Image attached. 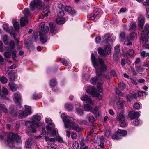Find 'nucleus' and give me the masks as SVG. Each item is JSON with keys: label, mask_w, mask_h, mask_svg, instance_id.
<instances>
[{"label": "nucleus", "mask_w": 149, "mask_h": 149, "mask_svg": "<svg viewBox=\"0 0 149 149\" xmlns=\"http://www.w3.org/2000/svg\"><path fill=\"white\" fill-rule=\"evenodd\" d=\"M61 117L64 123V127L65 128L70 130L71 128V126L70 123H71L72 124V129L73 130L78 132L81 130L79 125L77 123L72 122L69 116H66L65 114H62L61 115Z\"/></svg>", "instance_id": "1"}, {"label": "nucleus", "mask_w": 149, "mask_h": 149, "mask_svg": "<svg viewBox=\"0 0 149 149\" xmlns=\"http://www.w3.org/2000/svg\"><path fill=\"white\" fill-rule=\"evenodd\" d=\"M14 140L16 141L17 143L22 142L20 137L17 134L10 133L8 136V138L5 143L6 145L9 147L13 146V142Z\"/></svg>", "instance_id": "2"}, {"label": "nucleus", "mask_w": 149, "mask_h": 149, "mask_svg": "<svg viewBox=\"0 0 149 149\" xmlns=\"http://www.w3.org/2000/svg\"><path fill=\"white\" fill-rule=\"evenodd\" d=\"M149 38V24H146L141 34V39L144 42H147Z\"/></svg>", "instance_id": "3"}, {"label": "nucleus", "mask_w": 149, "mask_h": 149, "mask_svg": "<svg viewBox=\"0 0 149 149\" xmlns=\"http://www.w3.org/2000/svg\"><path fill=\"white\" fill-rule=\"evenodd\" d=\"M44 5L40 0H35L30 4L31 9L33 11L38 10Z\"/></svg>", "instance_id": "4"}, {"label": "nucleus", "mask_w": 149, "mask_h": 149, "mask_svg": "<svg viewBox=\"0 0 149 149\" xmlns=\"http://www.w3.org/2000/svg\"><path fill=\"white\" fill-rule=\"evenodd\" d=\"M25 125L27 127L31 128V131L33 133H35L36 132V129L33 127H38L40 126L39 123L36 122V123H33L32 120L31 122L29 121L25 122Z\"/></svg>", "instance_id": "5"}, {"label": "nucleus", "mask_w": 149, "mask_h": 149, "mask_svg": "<svg viewBox=\"0 0 149 149\" xmlns=\"http://www.w3.org/2000/svg\"><path fill=\"white\" fill-rule=\"evenodd\" d=\"M98 61L99 62L100 65V70L99 69V66H98L97 67V70L98 72H101V74H97L96 73V75L98 76H100L102 75V72H104L106 71L107 70V65L105 64L104 62V61L101 58H100L98 59Z\"/></svg>", "instance_id": "6"}, {"label": "nucleus", "mask_w": 149, "mask_h": 149, "mask_svg": "<svg viewBox=\"0 0 149 149\" xmlns=\"http://www.w3.org/2000/svg\"><path fill=\"white\" fill-rule=\"evenodd\" d=\"M97 53H96L95 54H94L93 53H91V60L93 65L96 69V73L97 74H101V72H99L97 70V67L99 65V63L97 62L96 57L95 55H96Z\"/></svg>", "instance_id": "7"}, {"label": "nucleus", "mask_w": 149, "mask_h": 149, "mask_svg": "<svg viewBox=\"0 0 149 149\" xmlns=\"http://www.w3.org/2000/svg\"><path fill=\"white\" fill-rule=\"evenodd\" d=\"M124 113V111H122L117 119V120L119 121L120 125L122 127H125L126 125V122L125 120V115Z\"/></svg>", "instance_id": "8"}, {"label": "nucleus", "mask_w": 149, "mask_h": 149, "mask_svg": "<svg viewBox=\"0 0 149 149\" xmlns=\"http://www.w3.org/2000/svg\"><path fill=\"white\" fill-rule=\"evenodd\" d=\"M21 96L19 93L17 92L14 94L13 95V99L15 103L19 107H20L21 100Z\"/></svg>", "instance_id": "9"}, {"label": "nucleus", "mask_w": 149, "mask_h": 149, "mask_svg": "<svg viewBox=\"0 0 149 149\" xmlns=\"http://www.w3.org/2000/svg\"><path fill=\"white\" fill-rule=\"evenodd\" d=\"M8 93V91L6 88L4 87L2 88V94L1 93L0 95V99L8 100L9 98L7 97Z\"/></svg>", "instance_id": "10"}, {"label": "nucleus", "mask_w": 149, "mask_h": 149, "mask_svg": "<svg viewBox=\"0 0 149 149\" xmlns=\"http://www.w3.org/2000/svg\"><path fill=\"white\" fill-rule=\"evenodd\" d=\"M144 17L142 15H140L138 19V22L139 24V28L140 30H141L143 27L145 22Z\"/></svg>", "instance_id": "11"}, {"label": "nucleus", "mask_w": 149, "mask_h": 149, "mask_svg": "<svg viewBox=\"0 0 149 149\" xmlns=\"http://www.w3.org/2000/svg\"><path fill=\"white\" fill-rule=\"evenodd\" d=\"M140 115V112H135L134 111H130L128 114V116L131 119H133L136 118H138Z\"/></svg>", "instance_id": "12"}, {"label": "nucleus", "mask_w": 149, "mask_h": 149, "mask_svg": "<svg viewBox=\"0 0 149 149\" xmlns=\"http://www.w3.org/2000/svg\"><path fill=\"white\" fill-rule=\"evenodd\" d=\"M135 34L134 33H132L130 35V37H127L126 38V39L127 40L125 42V44L127 45H132V43L130 41V40H133L134 39V36Z\"/></svg>", "instance_id": "13"}, {"label": "nucleus", "mask_w": 149, "mask_h": 149, "mask_svg": "<svg viewBox=\"0 0 149 149\" xmlns=\"http://www.w3.org/2000/svg\"><path fill=\"white\" fill-rule=\"evenodd\" d=\"M81 99L82 101H86V102L91 105H93L94 104L93 101L86 94H83Z\"/></svg>", "instance_id": "14"}, {"label": "nucleus", "mask_w": 149, "mask_h": 149, "mask_svg": "<svg viewBox=\"0 0 149 149\" xmlns=\"http://www.w3.org/2000/svg\"><path fill=\"white\" fill-rule=\"evenodd\" d=\"M40 30L42 33H47L49 31V27L47 26H45L44 22H41L40 25Z\"/></svg>", "instance_id": "15"}, {"label": "nucleus", "mask_w": 149, "mask_h": 149, "mask_svg": "<svg viewBox=\"0 0 149 149\" xmlns=\"http://www.w3.org/2000/svg\"><path fill=\"white\" fill-rule=\"evenodd\" d=\"M3 27L4 30L6 32L10 33L12 35L11 33H13L12 31L13 30V28L12 26H9L8 24H4L3 25Z\"/></svg>", "instance_id": "16"}, {"label": "nucleus", "mask_w": 149, "mask_h": 149, "mask_svg": "<svg viewBox=\"0 0 149 149\" xmlns=\"http://www.w3.org/2000/svg\"><path fill=\"white\" fill-rule=\"evenodd\" d=\"M39 36L40 40L43 44H44L47 42V37L45 34H43L41 31H40Z\"/></svg>", "instance_id": "17"}, {"label": "nucleus", "mask_w": 149, "mask_h": 149, "mask_svg": "<svg viewBox=\"0 0 149 149\" xmlns=\"http://www.w3.org/2000/svg\"><path fill=\"white\" fill-rule=\"evenodd\" d=\"M86 91L90 94L92 95V96L96 92L95 88L91 86H88L86 89Z\"/></svg>", "instance_id": "18"}, {"label": "nucleus", "mask_w": 149, "mask_h": 149, "mask_svg": "<svg viewBox=\"0 0 149 149\" xmlns=\"http://www.w3.org/2000/svg\"><path fill=\"white\" fill-rule=\"evenodd\" d=\"M9 112L11 115L14 117L17 116V111H16L14 109V106L11 105L10 106L9 108Z\"/></svg>", "instance_id": "19"}, {"label": "nucleus", "mask_w": 149, "mask_h": 149, "mask_svg": "<svg viewBox=\"0 0 149 149\" xmlns=\"http://www.w3.org/2000/svg\"><path fill=\"white\" fill-rule=\"evenodd\" d=\"M134 50L132 49H129L126 53L124 54L123 56L126 57L128 56L133 57L134 55Z\"/></svg>", "instance_id": "20"}, {"label": "nucleus", "mask_w": 149, "mask_h": 149, "mask_svg": "<svg viewBox=\"0 0 149 149\" xmlns=\"http://www.w3.org/2000/svg\"><path fill=\"white\" fill-rule=\"evenodd\" d=\"M100 17L98 12H96L95 13H93L89 16L88 18L90 20H93L95 19H98Z\"/></svg>", "instance_id": "21"}, {"label": "nucleus", "mask_w": 149, "mask_h": 149, "mask_svg": "<svg viewBox=\"0 0 149 149\" xmlns=\"http://www.w3.org/2000/svg\"><path fill=\"white\" fill-rule=\"evenodd\" d=\"M111 37V36L109 33L105 34L102 37L103 40L102 42L107 44L109 41V39Z\"/></svg>", "instance_id": "22"}, {"label": "nucleus", "mask_w": 149, "mask_h": 149, "mask_svg": "<svg viewBox=\"0 0 149 149\" xmlns=\"http://www.w3.org/2000/svg\"><path fill=\"white\" fill-rule=\"evenodd\" d=\"M98 52L99 54L102 57H105L108 54V52H106L104 49L101 47L98 48Z\"/></svg>", "instance_id": "23"}, {"label": "nucleus", "mask_w": 149, "mask_h": 149, "mask_svg": "<svg viewBox=\"0 0 149 149\" xmlns=\"http://www.w3.org/2000/svg\"><path fill=\"white\" fill-rule=\"evenodd\" d=\"M41 119V117L39 115H33L31 118V120L34 123H36V122L38 123V122L40 121Z\"/></svg>", "instance_id": "24"}, {"label": "nucleus", "mask_w": 149, "mask_h": 149, "mask_svg": "<svg viewBox=\"0 0 149 149\" xmlns=\"http://www.w3.org/2000/svg\"><path fill=\"white\" fill-rule=\"evenodd\" d=\"M18 117L20 119L25 118L28 115L26 112L22 110H20L19 111Z\"/></svg>", "instance_id": "25"}, {"label": "nucleus", "mask_w": 149, "mask_h": 149, "mask_svg": "<svg viewBox=\"0 0 149 149\" xmlns=\"http://www.w3.org/2000/svg\"><path fill=\"white\" fill-rule=\"evenodd\" d=\"M50 31L51 32L55 34L57 32V30L55 25L52 22L50 23Z\"/></svg>", "instance_id": "26"}, {"label": "nucleus", "mask_w": 149, "mask_h": 149, "mask_svg": "<svg viewBox=\"0 0 149 149\" xmlns=\"http://www.w3.org/2000/svg\"><path fill=\"white\" fill-rule=\"evenodd\" d=\"M28 19L24 17L21 18L20 22L21 26H24L26 25L28 23Z\"/></svg>", "instance_id": "27"}, {"label": "nucleus", "mask_w": 149, "mask_h": 149, "mask_svg": "<svg viewBox=\"0 0 149 149\" xmlns=\"http://www.w3.org/2000/svg\"><path fill=\"white\" fill-rule=\"evenodd\" d=\"M8 86L12 91H15L17 89V86L13 83H10L9 84Z\"/></svg>", "instance_id": "28"}, {"label": "nucleus", "mask_w": 149, "mask_h": 149, "mask_svg": "<svg viewBox=\"0 0 149 149\" xmlns=\"http://www.w3.org/2000/svg\"><path fill=\"white\" fill-rule=\"evenodd\" d=\"M56 22L58 24H63L65 22V19L61 17H58L56 19Z\"/></svg>", "instance_id": "29"}, {"label": "nucleus", "mask_w": 149, "mask_h": 149, "mask_svg": "<svg viewBox=\"0 0 149 149\" xmlns=\"http://www.w3.org/2000/svg\"><path fill=\"white\" fill-rule=\"evenodd\" d=\"M13 23L15 31H18L19 30V22L16 21L15 20H13Z\"/></svg>", "instance_id": "30"}, {"label": "nucleus", "mask_w": 149, "mask_h": 149, "mask_svg": "<svg viewBox=\"0 0 149 149\" xmlns=\"http://www.w3.org/2000/svg\"><path fill=\"white\" fill-rule=\"evenodd\" d=\"M117 131L119 133V134L121 138H122L123 136H125L127 134V131L125 130L119 129Z\"/></svg>", "instance_id": "31"}, {"label": "nucleus", "mask_w": 149, "mask_h": 149, "mask_svg": "<svg viewBox=\"0 0 149 149\" xmlns=\"http://www.w3.org/2000/svg\"><path fill=\"white\" fill-rule=\"evenodd\" d=\"M112 138L114 140H119L121 138L117 131L112 136Z\"/></svg>", "instance_id": "32"}, {"label": "nucleus", "mask_w": 149, "mask_h": 149, "mask_svg": "<svg viewBox=\"0 0 149 149\" xmlns=\"http://www.w3.org/2000/svg\"><path fill=\"white\" fill-rule=\"evenodd\" d=\"M25 111L28 115H29L31 114V107L30 106H29L27 105H25Z\"/></svg>", "instance_id": "33"}, {"label": "nucleus", "mask_w": 149, "mask_h": 149, "mask_svg": "<svg viewBox=\"0 0 149 149\" xmlns=\"http://www.w3.org/2000/svg\"><path fill=\"white\" fill-rule=\"evenodd\" d=\"M136 24L135 22H132L130 25L129 30L131 31L134 30L136 28Z\"/></svg>", "instance_id": "34"}, {"label": "nucleus", "mask_w": 149, "mask_h": 149, "mask_svg": "<svg viewBox=\"0 0 149 149\" xmlns=\"http://www.w3.org/2000/svg\"><path fill=\"white\" fill-rule=\"evenodd\" d=\"M75 112L78 114L82 115L83 114V111L81 109L79 108H76L75 109Z\"/></svg>", "instance_id": "35"}, {"label": "nucleus", "mask_w": 149, "mask_h": 149, "mask_svg": "<svg viewBox=\"0 0 149 149\" xmlns=\"http://www.w3.org/2000/svg\"><path fill=\"white\" fill-rule=\"evenodd\" d=\"M24 14L25 15V18H27L30 15L29 10L27 8L25 9L24 10Z\"/></svg>", "instance_id": "36"}, {"label": "nucleus", "mask_w": 149, "mask_h": 149, "mask_svg": "<svg viewBox=\"0 0 149 149\" xmlns=\"http://www.w3.org/2000/svg\"><path fill=\"white\" fill-rule=\"evenodd\" d=\"M45 122L52 126V128H54L55 125L52 123V120L50 119L47 118L45 119Z\"/></svg>", "instance_id": "37"}, {"label": "nucleus", "mask_w": 149, "mask_h": 149, "mask_svg": "<svg viewBox=\"0 0 149 149\" xmlns=\"http://www.w3.org/2000/svg\"><path fill=\"white\" fill-rule=\"evenodd\" d=\"M92 112L95 114L96 117H98L99 115L98 109L97 107H95L92 111Z\"/></svg>", "instance_id": "38"}, {"label": "nucleus", "mask_w": 149, "mask_h": 149, "mask_svg": "<svg viewBox=\"0 0 149 149\" xmlns=\"http://www.w3.org/2000/svg\"><path fill=\"white\" fill-rule=\"evenodd\" d=\"M3 41L5 45H7L8 43V36L7 35H5L3 38Z\"/></svg>", "instance_id": "39"}, {"label": "nucleus", "mask_w": 149, "mask_h": 149, "mask_svg": "<svg viewBox=\"0 0 149 149\" xmlns=\"http://www.w3.org/2000/svg\"><path fill=\"white\" fill-rule=\"evenodd\" d=\"M65 107L69 110H71L73 109V106L71 104L67 103L65 104Z\"/></svg>", "instance_id": "40"}, {"label": "nucleus", "mask_w": 149, "mask_h": 149, "mask_svg": "<svg viewBox=\"0 0 149 149\" xmlns=\"http://www.w3.org/2000/svg\"><path fill=\"white\" fill-rule=\"evenodd\" d=\"M8 74L9 75L10 80L12 81H14L15 80V77L14 73L10 72L9 73H8Z\"/></svg>", "instance_id": "41"}, {"label": "nucleus", "mask_w": 149, "mask_h": 149, "mask_svg": "<svg viewBox=\"0 0 149 149\" xmlns=\"http://www.w3.org/2000/svg\"><path fill=\"white\" fill-rule=\"evenodd\" d=\"M78 122L79 124L82 125H88V122L86 120L80 119L78 120Z\"/></svg>", "instance_id": "42"}, {"label": "nucleus", "mask_w": 149, "mask_h": 149, "mask_svg": "<svg viewBox=\"0 0 149 149\" xmlns=\"http://www.w3.org/2000/svg\"><path fill=\"white\" fill-rule=\"evenodd\" d=\"M118 108L119 109H122L124 107L123 103L121 101H118L117 103Z\"/></svg>", "instance_id": "43"}, {"label": "nucleus", "mask_w": 149, "mask_h": 149, "mask_svg": "<svg viewBox=\"0 0 149 149\" xmlns=\"http://www.w3.org/2000/svg\"><path fill=\"white\" fill-rule=\"evenodd\" d=\"M87 117L88 120L89 122L90 123H93L95 120V118L93 116L88 114L87 115Z\"/></svg>", "instance_id": "44"}, {"label": "nucleus", "mask_w": 149, "mask_h": 149, "mask_svg": "<svg viewBox=\"0 0 149 149\" xmlns=\"http://www.w3.org/2000/svg\"><path fill=\"white\" fill-rule=\"evenodd\" d=\"M126 97L128 100H130L132 99L133 97H134L136 99L137 98V97L136 96V93H135L134 95H127Z\"/></svg>", "instance_id": "45"}, {"label": "nucleus", "mask_w": 149, "mask_h": 149, "mask_svg": "<svg viewBox=\"0 0 149 149\" xmlns=\"http://www.w3.org/2000/svg\"><path fill=\"white\" fill-rule=\"evenodd\" d=\"M104 49L106 52H108V54H110L111 52V50L110 47L108 45H106L104 46Z\"/></svg>", "instance_id": "46"}, {"label": "nucleus", "mask_w": 149, "mask_h": 149, "mask_svg": "<svg viewBox=\"0 0 149 149\" xmlns=\"http://www.w3.org/2000/svg\"><path fill=\"white\" fill-rule=\"evenodd\" d=\"M84 109L85 111H89L92 109V107L89 105L86 104L84 105Z\"/></svg>", "instance_id": "47"}, {"label": "nucleus", "mask_w": 149, "mask_h": 149, "mask_svg": "<svg viewBox=\"0 0 149 149\" xmlns=\"http://www.w3.org/2000/svg\"><path fill=\"white\" fill-rule=\"evenodd\" d=\"M98 91L101 93L102 91V84L101 83L98 82L97 85Z\"/></svg>", "instance_id": "48"}, {"label": "nucleus", "mask_w": 149, "mask_h": 149, "mask_svg": "<svg viewBox=\"0 0 149 149\" xmlns=\"http://www.w3.org/2000/svg\"><path fill=\"white\" fill-rule=\"evenodd\" d=\"M93 97H96L99 100H100L102 98V96L100 94L97 93L96 92L92 96Z\"/></svg>", "instance_id": "49"}, {"label": "nucleus", "mask_w": 149, "mask_h": 149, "mask_svg": "<svg viewBox=\"0 0 149 149\" xmlns=\"http://www.w3.org/2000/svg\"><path fill=\"white\" fill-rule=\"evenodd\" d=\"M25 146L27 148H29L31 146V139L27 140L25 143Z\"/></svg>", "instance_id": "50"}, {"label": "nucleus", "mask_w": 149, "mask_h": 149, "mask_svg": "<svg viewBox=\"0 0 149 149\" xmlns=\"http://www.w3.org/2000/svg\"><path fill=\"white\" fill-rule=\"evenodd\" d=\"M0 81L3 84H6L8 81V79L3 76L0 78Z\"/></svg>", "instance_id": "51"}, {"label": "nucleus", "mask_w": 149, "mask_h": 149, "mask_svg": "<svg viewBox=\"0 0 149 149\" xmlns=\"http://www.w3.org/2000/svg\"><path fill=\"white\" fill-rule=\"evenodd\" d=\"M125 36L124 32H121L120 35V41L123 42L125 39Z\"/></svg>", "instance_id": "52"}, {"label": "nucleus", "mask_w": 149, "mask_h": 149, "mask_svg": "<svg viewBox=\"0 0 149 149\" xmlns=\"http://www.w3.org/2000/svg\"><path fill=\"white\" fill-rule=\"evenodd\" d=\"M136 94V96L137 95L139 97H141L143 96V95H146L147 94L146 93L142 91H139Z\"/></svg>", "instance_id": "53"}, {"label": "nucleus", "mask_w": 149, "mask_h": 149, "mask_svg": "<svg viewBox=\"0 0 149 149\" xmlns=\"http://www.w3.org/2000/svg\"><path fill=\"white\" fill-rule=\"evenodd\" d=\"M72 146L74 149H78L79 145L78 142L74 141L73 143Z\"/></svg>", "instance_id": "54"}, {"label": "nucleus", "mask_w": 149, "mask_h": 149, "mask_svg": "<svg viewBox=\"0 0 149 149\" xmlns=\"http://www.w3.org/2000/svg\"><path fill=\"white\" fill-rule=\"evenodd\" d=\"M9 45L11 49H14L15 47V44L14 41L12 40H10L9 43Z\"/></svg>", "instance_id": "55"}, {"label": "nucleus", "mask_w": 149, "mask_h": 149, "mask_svg": "<svg viewBox=\"0 0 149 149\" xmlns=\"http://www.w3.org/2000/svg\"><path fill=\"white\" fill-rule=\"evenodd\" d=\"M1 108L5 113H7L8 112L7 109L5 106L3 104H1L0 105Z\"/></svg>", "instance_id": "56"}, {"label": "nucleus", "mask_w": 149, "mask_h": 149, "mask_svg": "<svg viewBox=\"0 0 149 149\" xmlns=\"http://www.w3.org/2000/svg\"><path fill=\"white\" fill-rule=\"evenodd\" d=\"M11 34H12L13 38H14L15 40L17 41L16 42V45L17 46H18L19 45V40L17 39V38H16V34L15 33H11Z\"/></svg>", "instance_id": "57"}, {"label": "nucleus", "mask_w": 149, "mask_h": 149, "mask_svg": "<svg viewBox=\"0 0 149 149\" xmlns=\"http://www.w3.org/2000/svg\"><path fill=\"white\" fill-rule=\"evenodd\" d=\"M98 77L97 76L92 78L91 79V83L93 84H95L98 81Z\"/></svg>", "instance_id": "58"}, {"label": "nucleus", "mask_w": 149, "mask_h": 149, "mask_svg": "<svg viewBox=\"0 0 149 149\" xmlns=\"http://www.w3.org/2000/svg\"><path fill=\"white\" fill-rule=\"evenodd\" d=\"M56 81L54 79H52L50 81V85L52 87L54 86L56 84Z\"/></svg>", "instance_id": "59"}, {"label": "nucleus", "mask_w": 149, "mask_h": 149, "mask_svg": "<svg viewBox=\"0 0 149 149\" xmlns=\"http://www.w3.org/2000/svg\"><path fill=\"white\" fill-rule=\"evenodd\" d=\"M42 93H40V95H38V94H34L33 95V98L34 99L40 98L42 97Z\"/></svg>", "instance_id": "60"}, {"label": "nucleus", "mask_w": 149, "mask_h": 149, "mask_svg": "<svg viewBox=\"0 0 149 149\" xmlns=\"http://www.w3.org/2000/svg\"><path fill=\"white\" fill-rule=\"evenodd\" d=\"M64 10L66 11L70 12L72 10V8L71 7L69 6H65Z\"/></svg>", "instance_id": "61"}, {"label": "nucleus", "mask_w": 149, "mask_h": 149, "mask_svg": "<svg viewBox=\"0 0 149 149\" xmlns=\"http://www.w3.org/2000/svg\"><path fill=\"white\" fill-rule=\"evenodd\" d=\"M118 87L120 89L123 90L125 88V86L124 83H120L118 84Z\"/></svg>", "instance_id": "62"}, {"label": "nucleus", "mask_w": 149, "mask_h": 149, "mask_svg": "<svg viewBox=\"0 0 149 149\" xmlns=\"http://www.w3.org/2000/svg\"><path fill=\"white\" fill-rule=\"evenodd\" d=\"M134 108L135 109L138 110L140 108V105L138 103H135L134 105Z\"/></svg>", "instance_id": "63"}, {"label": "nucleus", "mask_w": 149, "mask_h": 149, "mask_svg": "<svg viewBox=\"0 0 149 149\" xmlns=\"http://www.w3.org/2000/svg\"><path fill=\"white\" fill-rule=\"evenodd\" d=\"M61 63H62L65 66H68V63L67 61L64 58L62 59L61 61Z\"/></svg>", "instance_id": "64"}]
</instances>
